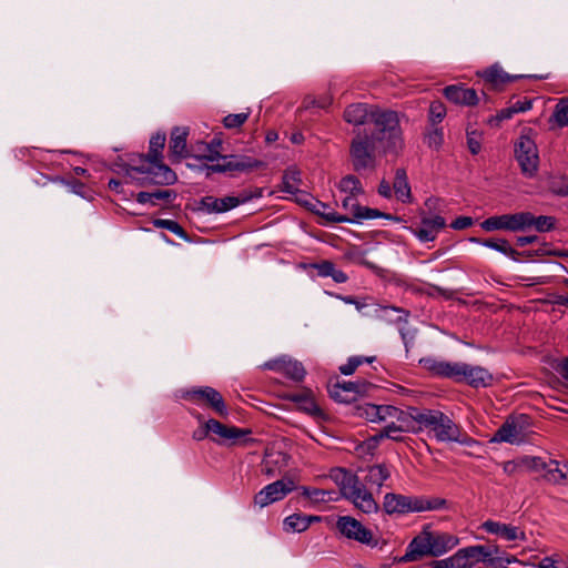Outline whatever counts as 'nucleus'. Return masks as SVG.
<instances>
[{"label":"nucleus","instance_id":"obj_1","mask_svg":"<svg viewBox=\"0 0 568 568\" xmlns=\"http://www.w3.org/2000/svg\"><path fill=\"white\" fill-rule=\"evenodd\" d=\"M373 128L355 131L349 144V159L353 170L362 172L375 170L379 153L398 154L404 148L398 115L394 111H375L372 114Z\"/></svg>","mask_w":568,"mask_h":568},{"label":"nucleus","instance_id":"obj_2","mask_svg":"<svg viewBox=\"0 0 568 568\" xmlns=\"http://www.w3.org/2000/svg\"><path fill=\"white\" fill-rule=\"evenodd\" d=\"M166 136L164 133H156L150 139L148 154H139L131 159V163L125 168L126 176H131V172L148 174L150 180L160 185L173 184L178 176L162 161V150L165 145Z\"/></svg>","mask_w":568,"mask_h":568},{"label":"nucleus","instance_id":"obj_3","mask_svg":"<svg viewBox=\"0 0 568 568\" xmlns=\"http://www.w3.org/2000/svg\"><path fill=\"white\" fill-rule=\"evenodd\" d=\"M383 506L387 514H407L446 509L448 501L440 497L407 496L389 493L385 495Z\"/></svg>","mask_w":568,"mask_h":568},{"label":"nucleus","instance_id":"obj_4","mask_svg":"<svg viewBox=\"0 0 568 568\" xmlns=\"http://www.w3.org/2000/svg\"><path fill=\"white\" fill-rule=\"evenodd\" d=\"M423 427L429 428L438 442L467 444L470 438L450 417L437 409H424Z\"/></svg>","mask_w":568,"mask_h":568},{"label":"nucleus","instance_id":"obj_5","mask_svg":"<svg viewBox=\"0 0 568 568\" xmlns=\"http://www.w3.org/2000/svg\"><path fill=\"white\" fill-rule=\"evenodd\" d=\"M497 552L496 546H469L446 559L434 561L433 568H474L480 561L495 565L494 555Z\"/></svg>","mask_w":568,"mask_h":568},{"label":"nucleus","instance_id":"obj_6","mask_svg":"<svg viewBox=\"0 0 568 568\" xmlns=\"http://www.w3.org/2000/svg\"><path fill=\"white\" fill-rule=\"evenodd\" d=\"M342 207L346 212L345 214L329 212L326 215V221L328 223H361L363 220H373L377 217H384L393 221L400 220L397 216L381 212L377 209L362 206L357 201V195L345 196V199L342 201Z\"/></svg>","mask_w":568,"mask_h":568},{"label":"nucleus","instance_id":"obj_7","mask_svg":"<svg viewBox=\"0 0 568 568\" xmlns=\"http://www.w3.org/2000/svg\"><path fill=\"white\" fill-rule=\"evenodd\" d=\"M195 417L199 420V423L202 424V426L195 429L192 434V438L197 442L203 440L209 435H215L217 436V438L212 437V440L216 443H222V440L237 443L241 438L251 434L250 429H242L235 426H227L213 418L204 420L201 414H195Z\"/></svg>","mask_w":568,"mask_h":568},{"label":"nucleus","instance_id":"obj_8","mask_svg":"<svg viewBox=\"0 0 568 568\" xmlns=\"http://www.w3.org/2000/svg\"><path fill=\"white\" fill-rule=\"evenodd\" d=\"M182 397L196 405H205L221 417H225L229 414L223 396L213 387H193L185 390Z\"/></svg>","mask_w":568,"mask_h":568},{"label":"nucleus","instance_id":"obj_9","mask_svg":"<svg viewBox=\"0 0 568 568\" xmlns=\"http://www.w3.org/2000/svg\"><path fill=\"white\" fill-rule=\"evenodd\" d=\"M514 152L523 174L528 178L534 176L538 170L539 163L538 150L535 141L527 135H520L515 142Z\"/></svg>","mask_w":568,"mask_h":568},{"label":"nucleus","instance_id":"obj_10","mask_svg":"<svg viewBox=\"0 0 568 568\" xmlns=\"http://www.w3.org/2000/svg\"><path fill=\"white\" fill-rule=\"evenodd\" d=\"M336 528L346 538L366 545L371 548L378 546V537L357 519L351 516H342L337 519Z\"/></svg>","mask_w":568,"mask_h":568},{"label":"nucleus","instance_id":"obj_11","mask_svg":"<svg viewBox=\"0 0 568 568\" xmlns=\"http://www.w3.org/2000/svg\"><path fill=\"white\" fill-rule=\"evenodd\" d=\"M529 467L540 473L541 476L550 484L566 485L568 483V464L559 463L555 459L545 460L541 457H532Z\"/></svg>","mask_w":568,"mask_h":568},{"label":"nucleus","instance_id":"obj_12","mask_svg":"<svg viewBox=\"0 0 568 568\" xmlns=\"http://www.w3.org/2000/svg\"><path fill=\"white\" fill-rule=\"evenodd\" d=\"M252 199L251 194H240L237 196H225L222 199L206 195L196 202L195 210L205 214H221L235 209Z\"/></svg>","mask_w":568,"mask_h":568},{"label":"nucleus","instance_id":"obj_13","mask_svg":"<svg viewBox=\"0 0 568 568\" xmlns=\"http://www.w3.org/2000/svg\"><path fill=\"white\" fill-rule=\"evenodd\" d=\"M529 219L530 217L524 212L494 215L483 221L480 226L486 232H494L499 230L520 232L526 230V223L529 221Z\"/></svg>","mask_w":568,"mask_h":568},{"label":"nucleus","instance_id":"obj_14","mask_svg":"<svg viewBox=\"0 0 568 568\" xmlns=\"http://www.w3.org/2000/svg\"><path fill=\"white\" fill-rule=\"evenodd\" d=\"M526 416H510L497 429L493 437V442H505L509 444H520L525 439Z\"/></svg>","mask_w":568,"mask_h":568},{"label":"nucleus","instance_id":"obj_15","mask_svg":"<svg viewBox=\"0 0 568 568\" xmlns=\"http://www.w3.org/2000/svg\"><path fill=\"white\" fill-rule=\"evenodd\" d=\"M295 489V483L291 478H284L276 480L262 490H260L255 497L254 503L260 507L268 506L275 501L283 499L288 493Z\"/></svg>","mask_w":568,"mask_h":568},{"label":"nucleus","instance_id":"obj_16","mask_svg":"<svg viewBox=\"0 0 568 568\" xmlns=\"http://www.w3.org/2000/svg\"><path fill=\"white\" fill-rule=\"evenodd\" d=\"M423 367L437 377L450 378L456 383H460L464 373L465 363L447 362L436 358H423L420 361Z\"/></svg>","mask_w":568,"mask_h":568},{"label":"nucleus","instance_id":"obj_17","mask_svg":"<svg viewBox=\"0 0 568 568\" xmlns=\"http://www.w3.org/2000/svg\"><path fill=\"white\" fill-rule=\"evenodd\" d=\"M422 416H424V409L417 407H408L407 410L397 408L396 414L392 417V422H394L399 430L418 433L423 429Z\"/></svg>","mask_w":568,"mask_h":568},{"label":"nucleus","instance_id":"obj_18","mask_svg":"<svg viewBox=\"0 0 568 568\" xmlns=\"http://www.w3.org/2000/svg\"><path fill=\"white\" fill-rule=\"evenodd\" d=\"M429 544V528L425 527L414 539L409 542L406 554L403 557L404 561H416L424 557H430Z\"/></svg>","mask_w":568,"mask_h":568},{"label":"nucleus","instance_id":"obj_19","mask_svg":"<svg viewBox=\"0 0 568 568\" xmlns=\"http://www.w3.org/2000/svg\"><path fill=\"white\" fill-rule=\"evenodd\" d=\"M189 129L184 126H175L172 129L169 142V152L172 162H180L190 155L186 148V139Z\"/></svg>","mask_w":568,"mask_h":568},{"label":"nucleus","instance_id":"obj_20","mask_svg":"<svg viewBox=\"0 0 568 568\" xmlns=\"http://www.w3.org/2000/svg\"><path fill=\"white\" fill-rule=\"evenodd\" d=\"M493 379L494 377L488 369L465 363L460 383H465L474 388H479L490 386L493 384Z\"/></svg>","mask_w":568,"mask_h":568},{"label":"nucleus","instance_id":"obj_21","mask_svg":"<svg viewBox=\"0 0 568 568\" xmlns=\"http://www.w3.org/2000/svg\"><path fill=\"white\" fill-rule=\"evenodd\" d=\"M352 490L353 494L346 493L343 497L351 500L356 508L365 514H371L377 510L378 506L374 500L373 495L366 490L359 480L354 485Z\"/></svg>","mask_w":568,"mask_h":568},{"label":"nucleus","instance_id":"obj_22","mask_svg":"<svg viewBox=\"0 0 568 568\" xmlns=\"http://www.w3.org/2000/svg\"><path fill=\"white\" fill-rule=\"evenodd\" d=\"M287 399L295 403L301 412L314 418L324 417V413L316 403L314 394L311 389H304L302 392L291 394L287 396Z\"/></svg>","mask_w":568,"mask_h":568},{"label":"nucleus","instance_id":"obj_23","mask_svg":"<svg viewBox=\"0 0 568 568\" xmlns=\"http://www.w3.org/2000/svg\"><path fill=\"white\" fill-rule=\"evenodd\" d=\"M446 226V221L443 216L436 215L433 217H422L420 226L413 230V233L422 242H430L437 237L439 231Z\"/></svg>","mask_w":568,"mask_h":568},{"label":"nucleus","instance_id":"obj_24","mask_svg":"<svg viewBox=\"0 0 568 568\" xmlns=\"http://www.w3.org/2000/svg\"><path fill=\"white\" fill-rule=\"evenodd\" d=\"M444 95L447 100L460 105H476L479 101L477 92L474 89L462 84L448 85L444 89Z\"/></svg>","mask_w":568,"mask_h":568},{"label":"nucleus","instance_id":"obj_25","mask_svg":"<svg viewBox=\"0 0 568 568\" xmlns=\"http://www.w3.org/2000/svg\"><path fill=\"white\" fill-rule=\"evenodd\" d=\"M458 538L449 532L433 531L429 529L430 557H438L453 549Z\"/></svg>","mask_w":568,"mask_h":568},{"label":"nucleus","instance_id":"obj_26","mask_svg":"<svg viewBox=\"0 0 568 568\" xmlns=\"http://www.w3.org/2000/svg\"><path fill=\"white\" fill-rule=\"evenodd\" d=\"M375 111H382L381 109H368L367 104L353 103L348 105L344 111V120L353 125H369L372 123V114Z\"/></svg>","mask_w":568,"mask_h":568},{"label":"nucleus","instance_id":"obj_27","mask_svg":"<svg viewBox=\"0 0 568 568\" xmlns=\"http://www.w3.org/2000/svg\"><path fill=\"white\" fill-rule=\"evenodd\" d=\"M478 75L483 78L485 82L489 84L494 90H501L505 84L513 82L518 78L517 75H510L505 72L503 68L497 63L483 70L478 73Z\"/></svg>","mask_w":568,"mask_h":568},{"label":"nucleus","instance_id":"obj_28","mask_svg":"<svg viewBox=\"0 0 568 568\" xmlns=\"http://www.w3.org/2000/svg\"><path fill=\"white\" fill-rule=\"evenodd\" d=\"M222 170L224 172H245L260 166L261 162L243 155H221Z\"/></svg>","mask_w":568,"mask_h":568},{"label":"nucleus","instance_id":"obj_29","mask_svg":"<svg viewBox=\"0 0 568 568\" xmlns=\"http://www.w3.org/2000/svg\"><path fill=\"white\" fill-rule=\"evenodd\" d=\"M481 527L485 531L498 535L507 541H514L524 537V532L520 531L518 527L499 521L487 520L481 525Z\"/></svg>","mask_w":568,"mask_h":568},{"label":"nucleus","instance_id":"obj_30","mask_svg":"<svg viewBox=\"0 0 568 568\" xmlns=\"http://www.w3.org/2000/svg\"><path fill=\"white\" fill-rule=\"evenodd\" d=\"M392 187L396 199L402 203H410L413 201L412 190L405 169H396Z\"/></svg>","mask_w":568,"mask_h":568},{"label":"nucleus","instance_id":"obj_31","mask_svg":"<svg viewBox=\"0 0 568 568\" xmlns=\"http://www.w3.org/2000/svg\"><path fill=\"white\" fill-rule=\"evenodd\" d=\"M329 477L339 487L341 495L344 496L346 493L353 494L351 489L358 481L356 475L344 468H333L329 473Z\"/></svg>","mask_w":568,"mask_h":568},{"label":"nucleus","instance_id":"obj_32","mask_svg":"<svg viewBox=\"0 0 568 568\" xmlns=\"http://www.w3.org/2000/svg\"><path fill=\"white\" fill-rule=\"evenodd\" d=\"M318 516H307L302 514H293L285 518L284 530L291 532L305 531L313 521H320Z\"/></svg>","mask_w":568,"mask_h":568},{"label":"nucleus","instance_id":"obj_33","mask_svg":"<svg viewBox=\"0 0 568 568\" xmlns=\"http://www.w3.org/2000/svg\"><path fill=\"white\" fill-rule=\"evenodd\" d=\"M374 314L382 321L388 323L407 322L408 312L395 306H374Z\"/></svg>","mask_w":568,"mask_h":568},{"label":"nucleus","instance_id":"obj_34","mask_svg":"<svg viewBox=\"0 0 568 568\" xmlns=\"http://www.w3.org/2000/svg\"><path fill=\"white\" fill-rule=\"evenodd\" d=\"M471 240L475 242H479L489 248L496 250V251L511 257L513 260H517V256L519 255V253L516 250H514L509 245V242L505 239H487V240H483V241L477 240V239H471Z\"/></svg>","mask_w":568,"mask_h":568},{"label":"nucleus","instance_id":"obj_35","mask_svg":"<svg viewBox=\"0 0 568 568\" xmlns=\"http://www.w3.org/2000/svg\"><path fill=\"white\" fill-rule=\"evenodd\" d=\"M390 476V471L384 464L369 466L366 475V483L381 487Z\"/></svg>","mask_w":568,"mask_h":568},{"label":"nucleus","instance_id":"obj_36","mask_svg":"<svg viewBox=\"0 0 568 568\" xmlns=\"http://www.w3.org/2000/svg\"><path fill=\"white\" fill-rule=\"evenodd\" d=\"M302 495L314 503H327L338 499L335 496V491L314 487H302Z\"/></svg>","mask_w":568,"mask_h":568},{"label":"nucleus","instance_id":"obj_37","mask_svg":"<svg viewBox=\"0 0 568 568\" xmlns=\"http://www.w3.org/2000/svg\"><path fill=\"white\" fill-rule=\"evenodd\" d=\"M283 191L290 194L298 192V186L302 183L301 172L296 168H288L283 174Z\"/></svg>","mask_w":568,"mask_h":568},{"label":"nucleus","instance_id":"obj_38","mask_svg":"<svg viewBox=\"0 0 568 568\" xmlns=\"http://www.w3.org/2000/svg\"><path fill=\"white\" fill-rule=\"evenodd\" d=\"M282 374L295 382H301L304 379L306 371L300 362L285 358Z\"/></svg>","mask_w":568,"mask_h":568},{"label":"nucleus","instance_id":"obj_39","mask_svg":"<svg viewBox=\"0 0 568 568\" xmlns=\"http://www.w3.org/2000/svg\"><path fill=\"white\" fill-rule=\"evenodd\" d=\"M524 213L530 217L529 221L526 223V230L530 226H535V229L538 232H548L555 227L556 220L552 216L540 215L538 217H535L529 212Z\"/></svg>","mask_w":568,"mask_h":568},{"label":"nucleus","instance_id":"obj_40","mask_svg":"<svg viewBox=\"0 0 568 568\" xmlns=\"http://www.w3.org/2000/svg\"><path fill=\"white\" fill-rule=\"evenodd\" d=\"M339 189L342 192L349 193L348 195H359L364 192L361 181L352 174L346 175L341 180Z\"/></svg>","mask_w":568,"mask_h":568},{"label":"nucleus","instance_id":"obj_41","mask_svg":"<svg viewBox=\"0 0 568 568\" xmlns=\"http://www.w3.org/2000/svg\"><path fill=\"white\" fill-rule=\"evenodd\" d=\"M153 225L159 229H165L182 239H187V234L184 229L173 220L156 219L153 221Z\"/></svg>","mask_w":568,"mask_h":568},{"label":"nucleus","instance_id":"obj_42","mask_svg":"<svg viewBox=\"0 0 568 568\" xmlns=\"http://www.w3.org/2000/svg\"><path fill=\"white\" fill-rule=\"evenodd\" d=\"M251 111L247 110L246 112L235 113V114H229L224 116L223 119V125L226 129H239L241 128L250 118Z\"/></svg>","mask_w":568,"mask_h":568},{"label":"nucleus","instance_id":"obj_43","mask_svg":"<svg viewBox=\"0 0 568 568\" xmlns=\"http://www.w3.org/2000/svg\"><path fill=\"white\" fill-rule=\"evenodd\" d=\"M403 430L397 429V426L394 424V422H389L385 425V427L375 435V439H382V438H390L396 442L403 440Z\"/></svg>","mask_w":568,"mask_h":568},{"label":"nucleus","instance_id":"obj_44","mask_svg":"<svg viewBox=\"0 0 568 568\" xmlns=\"http://www.w3.org/2000/svg\"><path fill=\"white\" fill-rule=\"evenodd\" d=\"M554 118L559 126L568 125V97L558 102L554 112Z\"/></svg>","mask_w":568,"mask_h":568},{"label":"nucleus","instance_id":"obj_45","mask_svg":"<svg viewBox=\"0 0 568 568\" xmlns=\"http://www.w3.org/2000/svg\"><path fill=\"white\" fill-rule=\"evenodd\" d=\"M365 385H366L365 383L359 384V383H354V382H345L343 384L337 383L331 389V395L334 398L339 397L338 389H343L345 392L361 393L362 390H364Z\"/></svg>","mask_w":568,"mask_h":568},{"label":"nucleus","instance_id":"obj_46","mask_svg":"<svg viewBox=\"0 0 568 568\" xmlns=\"http://www.w3.org/2000/svg\"><path fill=\"white\" fill-rule=\"evenodd\" d=\"M444 142V133L442 128H434L425 135V143L435 150H438Z\"/></svg>","mask_w":568,"mask_h":568},{"label":"nucleus","instance_id":"obj_47","mask_svg":"<svg viewBox=\"0 0 568 568\" xmlns=\"http://www.w3.org/2000/svg\"><path fill=\"white\" fill-rule=\"evenodd\" d=\"M446 116V108L440 101H434L429 106V121L436 124L443 121Z\"/></svg>","mask_w":568,"mask_h":568},{"label":"nucleus","instance_id":"obj_48","mask_svg":"<svg viewBox=\"0 0 568 568\" xmlns=\"http://www.w3.org/2000/svg\"><path fill=\"white\" fill-rule=\"evenodd\" d=\"M199 151H202V154L200 156L209 161L219 160L221 156L220 151H217L216 146H214V142L200 143Z\"/></svg>","mask_w":568,"mask_h":568},{"label":"nucleus","instance_id":"obj_49","mask_svg":"<svg viewBox=\"0 0 568 568\" xmlns=\"http://www.w3.org/2000/svg\"><path fill=\"white\" fill-rule=\"evenodd\" d=\"M361 364H363V358L361 356H353L348 358L346 364L339 367V371L344 375H352Z\"/></svg>","mask_w":568,"mask_h":568},{"label":"nucleus","instance_id":"obj_50","mask_svg":"<svg viewBox=\"0 0 568 568\" xmlns=\"http://www.w3.org/2000/svg\"><path fill=\"white\" fill-rule=\"evenodd\" d=\"M397 407L390 405H378V419L379 422H385L387 418H390L396 414Z\"/></svg>","mask_w":568,"mask_h":568},{"label":"nucleus","instance_id":"obj_51","mask_svg":"<svg viewBox=\"0 0 568 568\" xmlns=\"http://www.w3.org/2000/svg\"><path fill=\"white\" fill-rule=\"evenodd\" d=\"M363 414L371 422H379L378 419V405L366 404L363 408Z\"/></svg>","mask_w":568,"mask_h":568},{"label":"nucleus","instance_id":"obj_52","mask_svg":"<svg viewBox=\"0 0 568 568\" xmlns=\"http://www.w3.org/2000/svg\"><path fill=\"white\" fill-rule=\"evenodd\" d=\"M474 223L473 219L469 216H459L450 224V227L454 230H465L471 226Z\"/></svg>","mask_w":568,"mask_h":568},{"label":"nucleus","instance_id":"obj_53","mask_svg":"<svg viewBox=\"0 0 568 568\" xmlns=\"http://www.w3.org/2000/svg\"><path fill=\"white\" fill-rule=\"evenodd\" d=\"M174 196L175 193L171 190H156L152 192V203L154 204L155 201H169Z\"/></svg>","mask_w":568,"mask_h":568},{"label":"nucleus","instance_id":"obj_54","mask_svg":"<svg viewBox=\"0 0 568 568\" xmlns=\"http://www.w3.org/2000/svg\"><path fill=\"white\" fill-rule=\"evenodd\" d=\"M467 145L471 154H478L481 145L477 136L475 135V132L467 134Z\"/></svg>","mask_w":568,"mask_h":568},{"label":"nucleus","instance_id":"obj_55","mask_svg":"<svg viewBox=\"0 0 568 568\" xmlns=\"http://www.w3.org/2000/svg\"><path fill=\"white\" fill-rule=\"evenodd\" d=\"M316 268L318 271V274L321 276H332V273L335 268V265L329 261H323L320 264L316 265Z\"/></svg>","mask_w":568,"mask_h":568},{"label":"nucleus","instance_id":"obj_56","mask_svg":"<svg viewBox=\"0 0 568 568\" xmlns=\"http://www.w3.org/2000/svg\"><path fill=\"white\" fill-rule=\"evenodd\" d=\"M315 214L322 216L323 219L326 220V215L329 213V212H334L333 210L329 209V206L323 202H320V201H316V203H314L312 205V209H311Z\"/></svg>","mask_w":568,"mask_h":568},{"label":"nucleus","instance_id":"obj_57","mask_svg":"<svg viewBox=\"0 0 568 568\" xmlns=\"http://www.w3.org/2000/svg\"><path fill=\"white\" fill-rule=\"evenodd\" d=\"M284 361H285V357L273 359V361H268V362H266L263 365V367L265 369H271V371H275V372L282 373Z\"/></svg>","mask_w":568,"mask_h":568},{"label":"nucleus","instance_id":"obj_58","mask_svg":"<svg viewBox=\"0 0 568 568\" xmlns=\"http://www.w3.org/2000/svg\"><path fill=\"white\" fill-rule=\"evenodd\" d=\"M378 194L383 197L389 199L393 194V187L389 182L382 180L378 185Z\"/></svg>","mask_w":568,"mask_h":568},{"label":"nucleus","instance_id":"obj_59","mask_svg":"<svg viewBox=\"0 0 568 568\" xmlns=\"http://www.w3.org/2000/svg\"><path fill=\"white\" fill-rule=\"evenodd\" d=\"M511 106L515 108L516 110V113L518 112H525L529 109H531V101L530 100H527V99H524V100H518L517 102H515Z\"/></svg>","mask_w":568,"mask_h":568},{"label":"nucleus","instance_id":"obj_60","mask_svg":"<svg viewBox=\"0 0 568 568\" xmlns=\"http://www.w3.org/2000/svg\"><path fill=\"white\" fill-rule=\"evenodd\" d=\"M536 235H529V236H518L516 240V244L520 247H524L528 244L535 243L537 241Z\"/></svg>","mask_w":568,"mask_h":568},{"label":"nucleus","instance_id":"obj_61","mask_svg":"<svg viewBox=\"0 0 568 568\" xmlns=\"http://www.w3.org/2000/svg\"><path fill=\"white\" fill-rule=\"evenodd\" d=\"M344 301L348 304H354L356 310L358 312H363L364 308H366L368 306V304H366L365 302H362V301H357L355 297L353 296H347L344 298Z\"/></svg>","mask_w":568,"mask_h":568},{"label":"nucleus","instance_id":"obj_62","mask_svg":"<svg viewBox=\"0 0 568 568\" xmlns=\"http://www.w3.org/2000/svg\"><path fill=\"white\" fill-rule=\"evenodd\" d=\"M515 113H516L515 108H514V106H509V108L503 109V110L498 113L497 118H498V120H500V121H501V120H508V119H510Z\"/></svg>","mask_w":568,"mask_h":568},{"label":"nucleus","instance_id":"obj_63","mask_svg":"<svg viewBox=\"0 0 568 568\" xmlns=\"http://www.w3.org/2000/svg\"><path fill=\"white\" fill-rule=\"evenodd\" d=\"M316 99L318 102L317 108H321V109L328 108L333 102V98L329 94H325V95L316 98Z\"/></svg>","mask_w":568,"mask_h":568},{"label":"nucleus","instance_id":"obj_64","mask_svg":"<svg viewBox=\"0 0 568 568\" xmlns=\"http://www.w3.org/2000/svg\"><path fill=\"white\" fill-rule=\"evenodd\" d=\"M558 372L568 382V357L561 363Z\"/></svg>","mask_w":568,"mask_h":568}]
</instances>
